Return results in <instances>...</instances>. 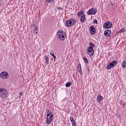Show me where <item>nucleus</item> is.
Segmentation results:
<instances>
[{
  "label": "nucleus",
  "instance_id": "nucleus-1",
  "mask_svg": "<svg viewBox=\"0 0 126 126\" xmlns=\"http://www.w3.org/2000/svg\"><path fill=\"white\" fill-rule=\"evenodd\" d=\"M8 95V92L6 89L2 88H0V98L2 99H5Z\"/></svg>",
  "mask_w": 126,
  "mask_h": 126
},
{
  "label": "nucleus",
  "instance_id": "nucleus-2",
  "mask_svg": "<svg viewBox=\"0 0 126 126\" xmlns=\"http://www.w3.org/2000/svg\"><path fill=\"white\" fill-rule=\"evenodd\" d=\"M76 24V20L74 18H71L67 20L65 22V25L66 27H71Z\"/></svg>",
  "mask_w": 126,
  "mask_h": 126
},
{
  "label": "nucleus",
  "instance_id": "nucleus-3",
  "mask_svg": "<svg viewBox=\"0 0 126 126\" xmlns=\"http://www.w3.org/2000/svg\"><path fill=\"white\" fill-rule=\"evenodd\" d=\"M65 32H64L63 31H59L57 32V37L61 41H63L65 39Z\"/></svg>",
  "mask_w": 126,
  "mask_h": 126
},
{
  "label": "nucleus",
  "instance_id": "nucleus-4",
  "mask_svg": "<svg viewBox=\"0 0 126 126\" xmlns=\"http://www.w3.org/2000/svg\"><path fill=\"white\" fill-rule=\"evenodd\" d=\"M118 64L117 61H113L111 63H109V64L106 66L107 69H112L113 67H115Z\"/></svg>",
  "mask_w": 126,
  "mask_h": 126
},
{
  "label": "nucleus",
  "instance_id": "nucleus-5",
  "mask_svg": "<svg viewBox=\"0 0 126 126\" xmlns=\"http://www.w3.org/2000/svg\"><path fill=\"white\" fill-rule=\"evenodd\" d=\"M97 13V9L91 8L87 11V15H94Z\"/></svg>",
  "mask_w": 126,
  "mask_h": 126
},
{
  "label": "nucleus",
  "instance_id": "nucleus-6",
  "mask_svg": "<svg viewBox=\"0 0 126 126\" xmlns=\"http://www.w3.org/2000/svg\"><path fill=\"white\" fill-rule=\"evenodd\" d=\"M0 76L1 78H3V79H8V77H9V74L7 72H2L0 74Z\"/></svg>",
  "mask_w": 126,
  "mask_h": 126
},
{
  "label": "nucleus",
  "instance_id": "nucleus-7",
  "mask_svg": "<svg viewBox=\"0 0 126 126\" xmlns=\"http://www.w3.org/2000/svg\"><path fill=\"white\" fill-rule=\"evenodd\" d=\"M113 24L111 22H107L105 23L103 25V27L105 29H110V28H112Z\"/></svg>",
  "mask_w": 126,
  "mask_h": 126
},
{
  "label": "nucleus",
  "instance_id": "nucleus-8",
  "mask_svg": "<svg viewBox=\"0 0 126 126\" xmlns=\"http://www.w3.org/2000/svg\"><path fill=\"white\" fill-rule=\"evenodd\" d=\"M87 53L88 55H89L90 57L91 58V57H93L94 54V49L92 48H88L87 50Z\"/></svg>",
  "mask_w": 126,
  "mask_h": 126
},
{
  "label": "nucleus",
  "instance_id": "nucleus-9",
  "mask_svg": "<svg viewBox=\"0 0 126 126\" xmlns=\"http://www.w3.org/2000/svg\"><path fill=\"white\" fill-rule=\"evenodd\" d=\"M54 119V115H50V116H47L46 124L47 125H50L53 121Z\"/></svg>",
  "mask_w": 126,
  "mask_h": 126
},
{
  "label": "nucleus",
  "instance_id": "nucleus-10",
  "mask_svg": "<svg viewBox=\"0 0 126 126\" xmlns=\"http://www.w3.org/2000/svg\"><path fill=\"white\" fill-rule=\"evenodd\" d=\"M89 31L92 35H94L95 33H96V29L94 26H91L89 28Z\"/></svg>",
  "mask_w": 126,
  "mask_h": 126
},
{
  "label": "nucleus",
  "instance_id": "nucleus-11",
  "mask_svg": "<svg viewBox=\"0 0 126 126\" xmlns=\"http://www.w3.org/2000/svg\"><path fill=\"white\" fill-rule=\"evenodd\" d=\"M80 21L81 22H82V23H84V22L86 21V17L85 14H83V15H82L81 17Z\"/></svg>",
  "mask_w": 126,
  "mask_h": 126
},
{
  "label": "nucleus",
  "instance_id": "nucleus-12",
  "mask_svg": "<svg viewBox=\"0 0 126 126\" xmlns=\"http://www.w3.org/2000/svg\"><path fill=\"white\" fill-rule=\"evenodd\" d=\"M103 96H101V95L98 94L97 95V102L99 103V104H101V101L103 100Z\"/></svg>",
  "mask_w": 126,
  "mask_h": 126
},
{
  "label": "nucleus",
  "instance_id": "nucleus-13",
  "mask_svg": "<svg viewBox=\"0 0 126 126\" xmlns=\"http://www.w3.org/2000/svg\"><path fill=\"white\" fill-rule=\"evenodd\" d=\"M70 121H71V123L72 124V126H75L76 124L75 123V120H74V119L73 117H70Z\"/></svg>",
  "mask_w": 126,
  "mask_h": 126
},
{
  "label": "nucleus",
  "instance_id": "nucleus-14",
  "mask_svg": "<svg viewBox=\"0 0 126 126\" xmlns=\"http://www.w3.org/2000/svg\"><path fill=\"white\" fill-rule=\"evenodd\" d=\"M104 34L105 36H109L111 34V30H106L104 32Z\"/></svg>",
  "mask_w": 126,
  "mask_h": 126
},
{
  "label": "nucleus",
  "instance_id": "nucleus-15",
  "mask_svg": "<svg viewBox=\"0 0 126 126\" xmlns=\"http://www.w3.org/2000/svg\"><path fill=\"white\" fill-rule=\"evenodd\" d=\"M38 31H39V29H38L37 26H35L34 29L33 30V32L34 34H38Z\"/></svg>",
  "mask_w": 126,
  "mask_h": 126
},
{
  "label": "nucleus",
  "instance_id": "nucleus-16",
  "mask_svg": "<svg viewBox=\"0 0 126 126\" xmlns=\"http://www.w3.org/2000/svg\"><path fill=\"white\" fill-rule=\"evenodd\" d=\"M50 55L52 56V57H53L54 60H56V59H57V56H55V52H54V51H50Z\"/></svg>",
  "mask_w": 126,
  "mask_h": 126
},
{
  "label": "nucleus",
  "instance_id": "nucleus-17",
  "mask_svg": "<svg viewBox=\"0 0 126 126\" xmlns=\"http://www.w3.org/2000/svg\"><path fill=\"white\" fill-rule=\"evenodd\" d=\"M95 47V44L92 43V42L90 43V46L88 47L89 49H93V48Z\"/></svg>",
  "mask_w": 126,
  "mask_h": 126
},
{
  "label": "nucleus",
  "instance_id": "nucleus-18",
  "mask_svg": "<svg viewBox=\"0 0 126 126\" xmlns=\"http://www.w3.org/2000/svg\"><path fill=\"white\" fill-rule=\"evenodd\" d=\"M83 15V11L80 10L77 13V16H81V15Z\"/></svg>",
  "mask_w": 126,
  "mask_h": 126
},
{
  "label": "nucleus",
  "instance_id": "nucleus-19",
  "mask_svg": "<svg viewBox=\"0 0 126 126\" xmlns=\"http://www.w3.org/2000/svg\"><path fill=\"white\" fill-rule=\"evenodd\" d=\"M122 66L123 68H126V62L123 61L122 64Z\"/></svg>",
  "mask_w": 126,
  "mask_h": 126
},
{
  "label": "nucleus",
  "instance_id": "nucleus-20",
  "mask_svg": "<svg viewBox=\"0 0 126 126\" xmlns=\"http://www.w3.org/2000/svg\"><path fill=\"white\" fill-rule=\"evenodd\" d=\"M55 1V0H46V2L47 3H53Z\"/></svg>",
  "mask_w": 126,
  "mask_h": 126
},
{
  "label": "nucleus",
  "instance_id": "nucleus-21",
  "mask_svg": "<svg viewBox=\"0 0 126 126\" xmlns=\"http://www.w3.org/2000/svg\"><path fill=\"white\" fill-rule=\"evenodd\" d=\"M78 71H79V72H82L81 65L80 64L78 65Z\"/></svg>",
  "mask_w": 126,
  "mask_h": 126
},
{
  "label": "nucleus",
  "instance_id": "nucleus-22",
  "mask_svg": "<svg viewBox=\"0 0 126 126\" xmlns=\"http://www.w3.org/2000/svg\"><path fill=\"white\" fill-rule=\"evenodd\" d=\"M46 63L49 64V57L48 56L45 57Z\"/></svg>",
  "mask_w": 126,
  "mask_h": 126
},
{
  "label": "nucleus",
  "instance_id": "nucleus-23",
  "mask_svg": "<svg viewBox=\"0 0 126 126\" xmlns=\"http://www.w3.org/2000/svg\"><path fill=\"white\" fill-rule=\"evenodd\" d=\"M83 60H84V62H85V63H89L88 59H87V58L86 57H84Z\"/></svg>",
  "mask_w": 126,
  "mask_h": 126
},
{
  "label": "nucleus",
  "instance_id": "nucleus-24",
  "mask_svg": "<svg viewBox=\"0 0 126 126\" xmlns=\"http://www.w3.org/2000/svg\"><path fill=\"white\" fill-rule=\"evenodd\" d=\"M126 32V29L125 28L121 29L119 31L120 33H123V32Z\"/></svg>",
  "mask_w": 126,
  "mask_h": 126
},
{
  "label": "nucleus",
  "instance_id": "nucleus-25",
  "mask_svg": "<svg viewBox=\"0 0 126 126\" xmlns=\"http://www.w3.org/2000/svg\"><path fill=\"white\" fill-rule=\"evenodd\" d=\"M70 85H71V83H70V82L67 83L65 84L66 87H69Z\"/></svg>",
  "mask_w": 126,
  "mask_h": 126
},
{
  "label": "nucleus",
  "instance_id": "nucleus-26",
  "mask_svg": "<svg viewBox=\"0 0 126 126\" xmlns=\"http://www.w3.org/2000/svg\"><path fill=\"white\" fill-rule=\"evenodd\" d=\"M47 117H50L51 116V115H50V110L48 109L47 110Z\"/></svg>",
  "mask_w": 126,
  "mask_h": 126
},
{
  "label": "nucleus",
  "instance_id": "nucleus-27",
  "mask_svg": "<svg viewBox=\"0 0 126 126\" xmlns=\"http://www.w3.org/2000/svg\"><path fill=\"white\" fill-rule=\"evenodd\" d=\"M120 105H122V106H124V105H125L124 104V101L123 100H120Z\"/></svg>",
  "mask_w": 126,
  "mask_h": 126
},
{
  "label": "nucleus",
  "instance_id": "nucleus-28",
  "mask_svg": "<svg viewBox=\"0 0 126 126\" xmlns=\"http://www.w3.org/2000/svg\"><path fill=\"white\" fill-rule=\"evenodd\" d=\"M94 23L95 24H97L98 23V21H97V20L96 19H94Z\"/></svg>",
  "mask_w": 126,
  "mask_h": 126
},
{
  "label": "nucleus",
  "instance_id": "nucleus-29",
  "mask_svg": "<svg viewBox=\"0 0 126 126\" xmlns=\"http://www.w3.org/2000/svg\"><path fill=\"white\" fill-rule=\"evenodd\" d=\"M49 115H50V116H54L53 115V112H52V111H50V112H49Z\"/></svg>",
  "mask_w": 126,
  "mask_h": 126
},
{
  "label": "nucleus",
  "instance_id": "nucleus-30",
  "mask_svg": "<svg viewBox=\"0 0 126 126\" xmlns=\"http://www.w3.org/2000/svg\"><path fill=\"white\" fill-rule=\"evenodd\" d=\"M19 94L20 95V96H22V93L20 92Z\"/></svg>",
  "mask_w": 126,
  "mask_h": 126
},
{
  "label": "nucleus",
  "instance_id": "nucleus-31",
  "mask_svg": "<svg viewBox=\"0 0 126 126\" xmlns=\"http://www.w3.org/2000/svg\"><path fill=\"white\" fill-rule=\"evenodd\" d=\"M58 9H61V10H62V9H63V8H62V7H59L58 8Z\"/></svg>",
  "mask_w": 126,
  "mask_h": 126
},
{
  "label": "nucleus",
  "instance_id": "nucleus-32",
  "mask_svg": "<svg viewBox=\"0 0 126 126\" xmlns=\"http://www.w3.org/2000/svg\"><path fill=\"white\" fill-rule=\"evenodd\" d=\"M19 98H21V96H19Z\"/></svg>",
  "mask_w": 126,
  "mask_h": 126
}]
</instances>
